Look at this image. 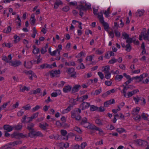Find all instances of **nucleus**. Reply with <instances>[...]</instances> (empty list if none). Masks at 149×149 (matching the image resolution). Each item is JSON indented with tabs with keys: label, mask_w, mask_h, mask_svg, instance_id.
<instances>
[{
	"label": "nucleus",
	"mask_w": 149,
	"mask_h": 149,
	"mask_svg": "<svg viewBox=\"0 0 149 149\" xmlns=\"http://www.w3.org/2000/svg\"><path fill=\"white\" fill-rule=\"evenodd\" d=\"M81 124L84 127L97 131V133L100 136H103L105 134V133L101 128L97 127L94 125L91 124L88 122L87 119L86 118H84L82 119Z\"/></svg>",
	"instance_id": "nucleus-1"
},
{
	"label": "nucleus",
	"mask_w": 149,
	"mask_h": 149,
	"mask_svg": "<svg viewBox=\"0 0 149 149\" xmlns=\"http://www.w3.org/2000/svg\"><path fill=\"white\" fill-rule=\"evenodd\" d=\"M77 8L79 9L80 11L79 15L82 16L83 15V11H85L86 8L90 9L91 8V4L88 3H86L84 0L81 1L78 3Z\"/></svg>",
	"instance_id": "nucleus-2"
},
{
	"label": "nucleus",
	"mask_w": 149,
	"mask_h": 149,
	"mask_svg": "<svg viewBox=\"0 0 149 149\" xmlns=\"http://www.w3.org/2000/svg\"><path fill=\"white\" fill-rule=\"evenodd\" d=\"M123 89L121 92L124 94V96L126 97H129L130 96V80H128L123 85Z\"/></svg>",
	"instance_id": "nucleus-3"
},
{
	"label": "nucleus",
	"mask_w": 149,
	"mask_h": 149,
	"mask_svg": "<svg viewBox=\"0 0 149 149\" xmlns=\"http://www.w3.org/2000/svg\"><path fill=\"white\" fill-rule=\"evenodd\" d=\"M122 37L123 39L125 40V45L122 44L123 47H125V50L127 52L130 51V38H129L128 35L127 33L124 32L122 33Z\"/></svg>",
	"instance_id": "nucleus-4"
},
{
	"label": "nucleus",
	"mask_w": 149,
	"mask_h": 149,
	"mask_svg": "<svg viewBox=\"0 0 149 149\" xmlns=\"http://www.w3.org/2000/svg\"><path fill=\"white\" fill-rule=\"evenodd\" d=\"M98 18L100 19V21L104 26V29L108 31L109 28L108 24L106 22H105L104 20V18L102 15V13H101L97 14Z\"/></svg>",
	"instance_id": "nucleus-5"
},
{
	"label": "nucleus",
	"mask_w": 149,
	"mask_h": 149,
	"mask_svg": "<svg viewBox=\"0 0 149 149\" xmlns=\"http://www.w3.org/2000/svg\"><path fill=\"white\" fill-rule=\"evenodd\" d=\"M88 98V96L87 95H83L81 96V97L78 98L77 99H72L71 100V102L72 101H73V103L72 104L75 105V104H78V103L77 102H78L79 101L80 102L83 101L85 100H86Z\"/></svg>",
	"instance_id": "nucleus-6"
},
{
	"label": "nucleus",
	"mask_w": 149,
	"mask_h": 149,
	"mask_svg": "<svg viewBox=\"0 0 149 149\" xmlns=\"http://www.w3.org/2000/svg\"><path fill=\"white\" fill-rule=\"evenodd\" d=\"M68 74L70 75L71 77H76V73L73 68H69L67 71Z\"/></svg>",
	"instance_id": "nucleus-7"
},
{
	"label": "nucleus",
	"mask_w": 149,
	"mask_h": 149,
	"mask_svg": "<svg viewBox=\"0 0 149 149\" xmlns=\"http://www.w3.org/2000/svg\"><path fill=\"white\" fill-rule=\"evenodd\" d=\"M136 143L139 146L142 147L148 144L147 141L141 139H139L136 141Z\"/></svg>",
	"instance_id": "nucleus-8"
},
{
	"label": "nucleus",
	"mask_w": 149,
	"mask_h": 149,
	"mask_svg": "<svg viewBox=\"0 0 149 149\" xmlns=\"http://www.w3.org/2000/svg\"><path fill=\"white\" fill-rule=\"evenodd\" d=\"M25 73L29 75V78L31 80H32L33 78H36L37 77L36 75L31 70L25 72Z\"/></svg>",
	"instance_id": "nucleus-9"
},
{
	"label": "nucleus",
	"mask_w": 149,
	"mask_h": 149,
	"mask_svg": "<svg viewBox=\"0 0 149 149\" xmlns=\"http://www.w3.org/2000/svg\"><path fill=\"white\" fill-rule=\"evenodd\" d=\"M50 74L52 77H57L59 75L60 71L59 70H52L50 72Z\"/></svg>",
	"instance_id": "nucleus-10"
},
{
	"label": "nucleus",
	"mask_w": 149,
	"mask_h": 149,
	"mask_svg": "<svg viewBox=\"0 0 149 149\" xmlns=\"http://www.w3.org/2000/svg\"><path fill=\"white\" fill-rule=\"evenodd\" d=\"M71 100H70V102L72 103L70 104V106H69L66 109L62 110L61 111L62 113L63 114H64L67 113L71 110L72 107V105H74L73 104H72L73 103V101H72V102H71Z\"/></svg>",
	"instance_id": "nucleus-11"
},
{
	"label": "nucleus",
	"mask_w": 149,
	"mask_h": 149,
	"mask_svg": "<svg viewBox=\"0 0 149 149\" xmlns=\"http://www.w3.org/2000/svg\"><path fill=\"white\" fill-rule=\"evenodd\" d=\"M117 90L114 89H113L107 91L106 93L103 94L102 96L104 97H105L107 96L108 95L114 93Z\"/></svg>",
	"instance_id": "nucleus-12"
},
{
	"label": "nucleus",
	"mask_w": 149,
	"mask_h": 149,
	"mask_svg": "<svg viewBox=\"0 0 149 149\" xmlns=\"http://www.w3.org/2000/svg\"><path fill=\"white\" fill-rule=\"evenodd\" d=\"M141 35L143 36V39L145 40L149 41V28L147 31L142 32Z\"/></svg>",
	"instance_id": "nucleus-13"
},
{
	"label": "nucleus",
	"mask_w": 149,
	"mask_h": 149,
	"mask_svg": "<svg viewBox=\"0 0 149 149\" xmlns=\"http://www.w3.org/2000/svg\"><path fill=\"white\" fill-rule=\"evenodd\" d=\"M9 64L13 66L17 67L20 65L21 64V62L19 61H10Z\"/></svg>",
	"instance_id": "nucleus-14"
},
{
	"label": "nucleus",
	"mask_w": 149,
	"mask_h": 149,
	"mask_svg": "<svg viewBox=\"0 0 149 149\" xmlns=\"http://www.w3.org/2000/svg\"><path fill=\"white\" fill-rule=\"evenodd\" d=\"M90 105V104L89 103L84 102L81 104L80 108L82 110H83L88 108Z\"/></svg>",
	"instance_id": "nucleus-15"
},
{
	"label": "nucleus",
	"mask_w": 149,
	"mask_h": 149,
	"mask_svg": "<svg viewBox=\"0 0 149 149\" xmlns=\"http://www.w3.org/2000/svg\"><path fill=\"white\" fill-rule=\"evenodd\" d=\"M110 69V66L109 65H107L101 67L100 70L104 72L105 73L109 72Z\"/></svg>",
	"instance_id": "nucleus-16"
},
{
	"label": "nucleus",
	"mask_w": 149,
	"mask_h": 149,
	"mask_svg": "<svg viewBox=\"0 0 149 149\" xmlns=\"http://www.w3.org/2000/svg\"><path fill=\"white\" fill-rule=\"evenodd\" d=\"M38 115V113H34L31 116L28 117L27 118V119L28 120L27 121L30 122L32 121L33 120L34 118H36L37 117Z\"/></svg>",
	"instance_id": "nucleus-17"
},
{
	"label": "nucleus",
	"mask_w": 149,
	"mask_h": 149,
	"mask_svg": "<svg viewBox=\"0 0 149 149\" xmlns=\"http://www.w3.org/2000/svg\"><path fill=\"white\" fill-rule=\"evenodd\" d=\"M4 129L8 132H10L14 130L13 126H11L9 125H6L4 126Z\"/></svg>",
	"instance_id": "nucleus-18"
},
{
	"label": "nucleus",
	"mask_w": 149,
	"mask_h": 149,
	"mask_svg": "<svg viewBox=\"0 0 149 149\" xmlns=\"http://www.w3.org/2000/svg\"><path fill=\"white\" fill-rule=\"evenodd\" d=\"M81 86L79 84H76L74 86L72 89V93H75L78 91L81 88Z\"/></svg>",
	"instance_id": "nucleus-19"
},
{
	"label": "nucleus",
	"mask_w": 149,
	"mask_h": 149,
	"mask_svg": "<svg viewBox=\"0 0 149 149\" xmlns=\"http://www.w3.org/2000/svg\"><path fill=\"white\" fill-rule=\"evenodd\" d=\"M72 89V87L69 85L64 86L63 88V91L65 93H68L70 92Z\"/></svg>",
	"instance_id": "nucleus-20"
},
{
	"label": "nucleus",
	"mask_w": 149,
	"mask_h": 149,
	"mask_svg": "<svg viewBox=\"0 0 149 149\" xmlns=\"http://www.w3.org/2000/svg\"><path fill=\"white\" fill-rule=\"evenodd\" d=\"M24 65L27 68H31L32 66V62L31 61L25 62Z\"/></svg>",
	"instance_id": "nucleus-21"
},
{
	"label": "nucleus",
	"mask_w": 149,
	"mask_h": 149,
	"mask_svg": "<svg viewBox=\"0 0 149 149\" xmlns=\"http://www.w3.org/2000/svg\"><path fill=\"white\" fill-rule=\"evenodd\" d=\"M132 98L135 103L136 104H138L139 102L141 100V97H139L138 96H133Z\"/></svg>",
	"instance_id": "nucleus-22"
},
{
	"label": "nucleus",
	"mask_w": 149,
	"mask_h": 149,
	"mask_svg": "<svg viewBox=\"0 0 149 149\" xmlns=\"http://www.w3.org/2000/svg\"><path fill=\"white\" fill-rule=\"evenodd\" d=\"M39 125L40 127L43 130L46 129V127L49 126V124L46 123H40Z\"/></svg>",
	"instance_id": "nucleus-23"
},
{
	"label": "nucleus",
	"mask_w": 149,
	"mask_h": 149,
	"mask_svg": "<svg viewBox=\"0 0 149 149\" xmlns=\"http://www.w3.org/2000/svg\"><path fill=\"white\" fill-rule=\"evenodd\" d=\"M144 12L145 11L143 9L138 10L136 12V16L140 17L143 15Z\"/></svg>",
	"instance_id": "nucleus-24"
},
{
	"label": "nucleus",
	"mask_w": 149,
	"mask_h": 149,
	"mask_svg": "<svg viewBox=\"0 0 149 149\" xmlns=\"http://www.w3.org/2000/svg\"><path fill=\"white\" fill-rule=\"evenodd\" d=\"M35 17L34 14H32L30 19V23L32 25H33L35 23L36 19Z\"/></svg>",
	"instance_id": "nucleus-25"
},
{
	"label": "nucleus",
	"mask_w": 149,
	"mask_h": 149,
	"mask_svg": "<svg viewBox=\"0 0 149 149\" xmlns=\"http://www.w3.org/2000/svg\"><path fill=\"white\" fill-rule=\"evenodd\" d=\"M30 132L29 134V136L31 138H33L36 136V131H34V129L32 130H29Z\"/></svg>",
	"instance_id": "nucleus-26"
},
{
	"label": "nucleus",
	"mask_w": 149,
	"mask_h": 149,
	"mask_svg": "<svg viewBox=\"0 0 149 149\" xmlns=\"http://www.w3.org/2000/svg\"><path fill=\"white\" fill-rule=\"evenodd\" d=\"M140 109V108L137 107L136 108L133 109L132 111V114L133 115L138 114Z\"/></svg>",
	"instance_id": "nucleus-27"
},
{
	"label": "nucleus",
	"mask_w": 149,
	"mask_h": 149,
	"mask_svg": "<svg viewBox=\"0 0 149 149\" xmlns=\"http://www.w3.org/2000/svg\"><path fill=\"white\" fill-rule=\"evenodd\" d=\"M56 91L57 92H53L51 94V96L52 97H55L57 96L58 95H60L61 94V93L60 90H57Z\"/></svg>",
	"instance_id": "nucleus-28"
},
{
	"label": "nucleus",
	"mask_w": 149,
	"mask_h": 149,
	"mask_svg": "<svg viewBox=\"0 0 149 149\" xmlns=\"http://www.w3.org/2000/svg\"><path fill=\"white\" fill-rule=\"evenodd\" d=\"M86 55V53L84 52H81L76 56V57L77 58H81L82 57L85 56Z\"/></svg>",
	"instance_id": "nucleus-29"
},
{
	"label": "nucleus",
	"mask_w": 149,
	"mask_h": 149,
	"mask_svg": "<svg viewBox=\"0 0 149 149\" xmlns=\"http://www.w3.org/2000/svg\"><path fill=\"white\" fill-rule=\"evenodd\" d=\"M102 88H100L99 89L96 90L95 91V92L93 93V92L91 93V94L92 95H95L99 94L102 92Z\"/></svg>",
	"instance_id": "nucleus-30"
},
{
	"label": "nucleus",
	"mask_w": 149,
	"mask_h": 149,
	"mask_svg": "<svg viewBox=\"0 0 149 149\" xmlns=\"http://www.w3.org/2000/svg\"><path fill=\"white\" fill-rule=\"evenodd\" d=\"M22 142L20 141H16L12 142L10 143L11 147L17 145L21 144Z\"/></svg>",
	"instance_id": "nucleus-31"
},
{
	"label": "nucleus",
	"mask_w": 149,
	"mask_h": 149,
	"mask_svg": "<svg viewBox=\"0 0 149 149\" xmlns=\"http://www.w3.org/2000/svg\"><path fill=\"white\" fill-rule=\"evenodd\" d=\"M75 134L73 133L70 132L68 134L65 138H64L63 139H65L66 141L68 140V139L71 137L74 136Z\"/></svg>",
	"instance_id": "nucleus-32"
},
{
	"label": "nucleus",
	"mask_w": 149,
	"mask_h": 149,
	"mask_svg": "<svg viewBox=\"0 0 149 149\" xmlns=\"http://www.w3.org/2000/svg\"><path fill=\"white\" fill-rule=\"evenodd\" d=\"M77 21L73 20L72 21V23L71 25L70 28V30L72 31H74V27L73 25V24H74L77 22Z\"/></svg>",
	"instance_id": "nucleus-33"
},
{
	"label": "nucleus",
	"mask_w": 149,
	"mask_h": 149,
	"mask_svg": "<svg viewBox=\"0 0 149 149\" xmlns=\"http://www.w3.org/2000/svg\"><path fill=\"white\" fill-rule=\"evenodd\" d=\"M133 118L136 121H139L141 119V116L138 114L133 115Z\"/></svg>",
	"instance_id": "nucleus-34"
},
{
	"label": "nucleus",
	"mask_w": 149,
	"mask_h": 149,
	"mask_svg": "<svg viewBox=\"0 0 149 149\" xmlns=\"http://www.w3.org/2000/svg\"><path fill=\"white\" fill-rule=\"evenodd\" d=\"M97 109L98 107L94 105H91L90 106V109L91 111H97Z\"/></svg>",
	"instance_id": "nucleus-35"
},
{
	"label": "nucleus",
	"mask_w": 149,
	"mask_h": 149,
	"mask_svg": "<svg viewBox=\"0 0 149 149\" xmlns=\"http://www.w3.org/2000/svg\"><path fill=\"white\" fill-rule=\"evenodd\" d=\"M110 7H109L104 12V14L106 17H108L109 16L110 12Z\"/></svg>",
	"instance_id": "nucleus-36"
},
{
	"label": "nucleus",
	"mask_w": 149,
	"mask_h": 149,
	"mask_svg": "<svg viewBox=\"0 0 149 149\" xmlns=\"http://www.w3.org/2000/svg\"><path fill=\"white\" fill-rule=\"evenodd\" d=\"M14 42L15 43L19 42L20 40V38L16 35L14 36Z\"/></svg>",
	"instance_id": "nucleus-37"
},
{
	"label": "nucleus",
	"mask_w": 149,
	"mask_h": 149,
	"mask_svg": "<svg viewBox=\"0 0 149 149\" xmlns=\"http://www.w3.org/2000/svg\"><path fill=\"white\" fill-rule=\"evenodd\" d=\"M33 53L34 54H36L38 53L39 52L40 50L39 48L36 47V46H33Z\"/></svg>",
	"instance_id": "nucleus-38"
},
{
	"label": "nucleus",
	"mask_w": 149,
	"mask_h": 149,
	"mask_svg": "<svg viewBox=\"0 0 149 149\" xmlns=\"http://www.w3.org/2000/svg\"><path fill=\"white\" fill-rule=\"evenodd\" d=\"M11 146L10 143L6 144L4 146L1 147V149H8L9 148H11Z\"/></svg>",
	"instance_id": "nucleus-39"
},
{
	"label": "nucleus",
	"mask_w": 149,
	"mask_h": 149,
	"mask_svg": "<svg viewBox=\"0 0 149 149\" xmlns=\"http://www.w3.org/2000/svg\"><path fill=\"white\" fill-rule=\"evenodd\" d=\"M49 51L51 55L55 56L56 55L57 53H58V50L56 49L53 52H51V48H50L49 49Z\"/></svg>",
	"instance_id": "nucleus-40"
},
{
	"label": "nucleus",
	"mask_w": 149,
	"mask_h": 149,
	"mask_svg": "<svg viewBox=\"0 0 149 149\" xmlns=\"http://www.w3.org/2000/svg\"><path fill=\"white\" fill-rule=\"evenodd\" d=\"M3 46H5L8 48L11 47L13 46L12 44L9 42L8 43L4 42L3 44Z\"/></svg>",
	"instance_id": "nucleus-41"
},
{
	"label": "nucleus",
	"mask_w": 149,
	"mask_h": 149,
	"mask_svg": "<svg viewBox=\"0 0 149 149\" xmlns=\"http://www.w3.org/2000/svg\"><path fill=\"white\" fill-rule=\"evenodd\" d=\"M34 125L33 123H30L28 125V129L29 130H33V128L34 127Z\"/></svg>",
	"instance_id": "nucleus-42"
},
{
	"label": "nucleus",
	"mask_w": 149,
	"mask_h": 149,
	"mask_svg": "<svg viewBox=\"0 0 149 149\" xmlns=\"http://www.w3.org/2000/svg\"><path fill=\"white\" fill-rule=\"evenodd\" d=\"M60 132L61 136H66L67 132L65 130H61Z\"/></svg>",
	"instance_id": "nucleus-43"
},
{
	"label": "nucleus",
	"mask_w": 149,
	"mask_h": 149,
	"mask_svg": "<svg viewBox=\"0 0 149 149\" xmlns=\"http://www.w3.org/2000/svg\"><path fill=\"white\" fill-rule=\"evenodd\" d=\"M95 122L96 124L99 125H102V122L100 119L97 118L95 120Z\"/></svg>",
	"instance_id": "nucleus-44"
},
{
	"label": "nucleus",
	"mask_w": 149,
	"mask_h": 149,
	"mask_svg": "<svg viewBox=\"0 0 149 149\" xmlns=\"http://www.w3.org/2000/svg\"><path fill=\"white\" fill-rule=\"evenodd\" d=\"M27 118L26 116H24L22 118L21 121L22 122L24 123H29V121H27L28 120L27 119Z\"/></svg>",
	"instance_id": "nucleus-45"
},
{
	"label": "nucleus",
	"mask_w": 149,
	"mask_h": 149,
	"mask_svg": "<svg viewBox=\"0 0 149 149\" xmlns=\"http://www.w3.org/2000/svg\"><path fill=\"white\" fill-rule=\"evenodd\" d=\"M80 146L78 144L72 145L70 147V149H78Z\"/></svg>",
	"instance_id": "nucleus-46"
},
{
	"label": "nucleus",
	"mask_w": 149,
	"mask_h": 149,
	"mask_svg": "<svg viewBox=\"0 0 149 149\" xmlns=\"http://www.w3.org/2000/svg\"><path fill=\"white\" fill-rule=\"evenodd\" d=\"M123 78V76L121 75H117L116 76L115 79L116 80L120 81Z\"/></svg>",
	"instance_id": "nucleus-47"
},
{
	"label": "nucleus",
	"mask_w": 149,
	"mask_h": 149,
	"mask_svg": "<svg viewBox=\"0 0 149 149\" xmlns=\"http://www.w3.org/2000/svg\"><path fill=\"white\" fill-rule=\"evenodd\" d=\"M19 133L17 132H15L11 135V136L12 138L17 139L19 137Z\"/></svg>",
	"instance_id": "nucleus-48"
},
{
	"label": "nucleus",
	"mask_w": 149,
	"mask_h": 149,
	"mask_svg": "<svg viewBox=\"0 0 149 149\" xmlns=\"http://www.w3.org/2000/svg\"><path fill=\"white\" fill-rule=\"evenodd\" d=\"M93 13L95 15H97V12L98 10V7L97 6H94L93 7Z\"/></svg>",
	"instance_id": "nucleus-49"
},
{
	"label": "nucleus",
	"mask_w": 149,
	"mask_h": 149,
	"mask_svg": "<svg viewBox=\"0 0 149 149\" xmlns=\"http://www.w3.org/2000/svg\"><path fill=\"white\" fill-rule=\"evenodd\" d=\"M24 110L22 108L17 113V115L18 116H22L24 113Z\"/></svg>",
	"instance_id": "nucleus-50"
},
{
	"label": "nucleus",
	"mask_w": 149,
	"mask_h": 149,
	"mask_svg": "<svg viewBox=\"0 0 149 149\" xmlns=\"http://www.w3.org/2000/svg\"><path fill=\"white\" fill-rule=\"evenodd\" d=\"M116 131H117L119 133H121L123 132H125V130L122 128H117L116 129Z\"/></svg>",
	"instance_id": "nucleus-51"
},
{
	"label": "nucleus",
	"mask_w": 149,
	"mask_h": 149,
	"mask_svg": "<svg viewBox=\"0 0 149 149\" xmlns=\"http://www.w3.org/2000/svg\"><path fill=\"white\" fill-rule=\"evenodd\" d=\"M74 130L79 134H81L82 132L81 130L79 128L77 127H74Z\"/></svg>",
	"instance_id": "nucleus-52"
},
{
	"label": "nucleus",
	"mask_w": 149,
	"mask_h": 149,
	"mask_svg": "<svg viewBox=\"0 0 149 149\" xmlns=\"http://www.w3.org/2000/svg\"><path fill=\"white\" fill-rule=\"evenodd\" d=\"M87 146V144L86 143V142H83L81 143L80 149H84Z\"/></svg>",
	"instance_id": "nucleus-53"
},
{
	"label": "nucleus",
	"mask_w": 149,
	"mask_h": 149,
	"mask_svg": "<svg viewBox=\"0 0 149 149\" xmlns=\"http://www.w3.org/2000/svg\"><path fill=\"white\" fill-rule=\"evenodd\" d=\"M29 89V87H27L25 86L20 88V90L22 91H28Z\"/></svg>",
	"instance_id": "nucleus-54"
},
{
	"label": "nucleus",
	"mask_w": 149,
	"mask_h": 149,
	"mask_svg": "<svg viewBox=\"0 0 149 149\" xmlns=\"http://www.w3.org/2000/svg\"><path fill=\"white\" fill-rule=\"evenodd\" d=\"M16 21L18 24V26L19 27L21 25V20L18 16H17V18L16 19Z\"/></svg>",
	"instance_id": "nucleus-55"
},
{
	"label": "nucleus",
	"mask_w": 149,
	"mask_h": 149,
	"mask_svg": "<svg viewBox=\"0 0 149 149\" xmlns=\"http://www.w3.org/2000/svg\"><path fill=\"white\" fill-rule=\"evenodd\" d=\"M11 27L9 26L8 27L7 29L4 30L3 32L4 33H9L11 31Z\"/></svg>",
	"instance_id": "nucleus-56"
},
{
	"label": "nucleus",
	"mask_w": 149,
	"mask_h": 149,
	"mask_svg": "<svg viewBox=\"0 0 149 149\" xmlns=\"http://www.w3.org/2000/svg\"><path fill=\"white\" fill-rule=\"evenodd\" d=\"M140 101L141 102V105L144 106L146 102V100L144 98L141 97V100Z\"/></svg>",
	"instance_id": "nucleus-57"
},
{
	"label": "nucleus",
	"mask_w": 149,
	"mask_h": 149,
	"mask_svg": "<svg viewBox=\"0 0 149 149\" xmlns=\"http://www.w3.org/2000/svg\"><path fill=\"white\" fill-rule=\"evenodd\" d=\"M21 125H18L17 126H14V130H20L22 128Z\"/></svg>",
	"instance_id": "nucleus-58"
},
{
	"label": "nucleus",
	"mask_w": 149,
	"mask_h": 149,
	"mask_svg": "<svg viewBox=\"0 0 149 149\" xmlns=\"http://www.w3.org/2000/svg\"><path fill=\"white\" fill-rule=\"evenodd\" d=\"M97 74L100 77V78L101 79H103L104 78V74L102 73V72H99L97 73Z\"/></svg>",
	"instance_id": "nucleus-59"
},
{
	"label": "nucleus",
	"mask_w": 149,
	"mask_h": 149,
	"mask_svg": "<svg viewBox=\"0 0 149 149\" xmlns=\"http://www.w3.org/2000/svg\"><path fill=\"white\" fill-rule=\"evenodd\" d=\"M104 52V50L99 49L96 51V53L98 54H101L103 53Z\"/></svg>",
	"instance_id": "nucleus-60"
},
{
	"label": "nucleus",
	"mask_w": 149,
	"mask_h": 149,
	"mask_svg": "<svg viewBox=\"0 0 149 149\" xmlns=\"http://www.w3.org/2000/svg\"><path fill=\"white\" fill-rule=\"evenodd\" d=\"M106 74L105 75V77L106 79H109L110 78L111 75V74L110 72H108L107 73H105Z\"/></svg>",
	"instance_id": "nucleus-61"
},
{
	"label": "nucleus",
	"mask_w": 149,
	"mask_h": 149,
	"mask_svg": "<svg viewBox=\"0 0 149 149\" xmlns=\"http://www.w3.org/2000/svg\"><path fill=\"white\" fill-rule=\"evenodd\" d=\"M40 106L38 105L32 109V111L33 112H34L38 110L40 108Z\"/></svg>",
	"instance_id": "nucleus-62"
},
{
	"label": "nucleus",
	"mask_w": 149,
	"mask_h": 149,
	"mask_svg": "<svg viewBox=\"0 0 149 149\" xmlns=\"http://www.w3.org/2000/svg\"><path fill=\"white\" fill-rule=\"evenodd\" d=\"M31 108V107L29 105H27L25 106L24 107L22 108L24 110H29Z\"/></svg>",
	"instance_id": "nucleus-63"
},
{
	"label": "nucleus",
	"mask_w": 149,
	"mask_h": 149,
	"mask_svg": "<svg viewBox=\"0 0 149 149\" xmlns=\"http://www.w3.org/2000/svg\"><path fill=\"white\" fill-rule=\"evenodd\" d=\"M75 140L77 141H80L82 140V138L80 136H75Z\"/></svg>",
	"instance_id": "nucleus-64"
}]
</instances>
